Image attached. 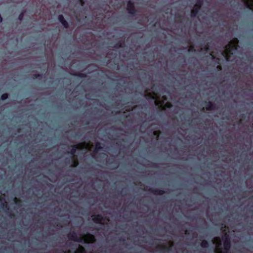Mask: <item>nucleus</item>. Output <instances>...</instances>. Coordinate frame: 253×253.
<instances>
[{
	"mask_svg": "<svg viewBox=\"0 0 253 253\" xmlns=\"http://www.w3.org/2000/svg\"><path fill=\"white\" fill-rule=\"evenodd\" d=\"M222 241L218 238H214L212 241L213 244L215 245V251L214 252L216 253H221L219 251L220 247L222 246V242H223V247L226 252H227L230 248V243L229 238V235L225 233L222 237Z\"/></svg>",
	"mask_w": 253,
	"mask_h": 253,
	"instance_id": "nucleus-1",
	"label": "nucleus"
},
{
	"mask_svg": "<svg viewBox=\"0 0 253 253\" xmlns=\"http://www.w3.org/2000/svg\"><path fill=\"white\" fill-rule=\"evenodd\" d=\"M202 3V0H198L194 8L191 11V16L195 17L197 14L199 8L201 6Z\"/></svg>",
	"mask_w": 253,
	"mask_h": 253,
	"instance_id": "nucleus-2",
	"label": "nucleus"
},
{
	"mask_svg": "<svg viewBox=\"0 0 253 253\" xmlns=\"http://www.w3.org/2000/svg\"><path fill=\"white\" fill-rule=\"evenodd\" d=\"M81 146L80 145H74L72 147L71 150V154L72 155H75V153H76V151L77 149H80V147H81ZM82 146H83L84 149H85V151H86L87 149H89V146L87 145V144H84L83 145H82Z\"/></svg>",
	"mask_w": 253,
	"mask_h": 253,
	"instance_id": "nucleus-3",
	"label": "nucleus"
},
{
	"mask_svg": "<svg viewBox=\"0 0 253 253\" xmlns=\"http://www.w3.org/2000/svg\"><path fill=\"white\" fill-rule=\"evenodd\" d=\"M127 10L130 14H134L135 12L133 4L131 1H128L127 2Z\"/></svg>",
	"mask_w": 253,
	"mask_h": 253,
	"instance_id": "nucleus-4",
	"label": "nucleus"
},
{
	"mask_svg": "<svg viewBox=\"0 0 253 253\" xmlns=\"http://www.w3.org/2000/svg\"><path fill=\"white\" fill-rule=\"evenodd\" d=\"M92 219L96 223H102V217L100 215L91 216Z\"/></svg>",
	"mask_w": 253,
	"mask_h": 253,
	"instance_id": "nucleus-5",
	"label": "nucleus"
},
{
	"mask_svg": "<svg viewBox=\"0 0 253 253\" xmlns=\"http://www.w3.org/2000/svg\"><path fill=\"white\" fill-rule=\"evenodd\" d=\"M59 21L62 23L65 28H67L68 24L67 22L65 20L62 15H59L58 16Z\"/></svg>",
	"mask_w": 253,
	"mask_h": 253,
	"instance_id": "nucleus-6",
	"label": "nucleus"
},
{
	"mask_svg": "<svg viewBox=\"0 0 253 253\" xmlns=\"http://www.w3.org/2000/svg\"><path fill=\"white\" fill-rule=\"evenodd\" d=\"M69 238L72 240H73V241L77 242H81V241H80L81 240L78 239V236L75 233H73L70 234L69 235Z\"/></svg>",
	"mask_w": 253,
	"mask_h": 253,
	"instance_id": "nucleus-7",
	"label": "nucleus"
},
{
	"mask_svg": "<svg viewBox=\"0 0 253 253\" xmlns=\"http://www.w3.org/2000/svg\"><path fill=\"white\" fill-rule=\"evenodd\" d=\"M244 2L247 7L250 9L253 8V0H243Z\"/></svg>",
	"mask_w": 253,
	"mask_h": 253,
	"instance_id": "nucleus-8",
	"label": "nucleus"
},
{
	"mask_svg": "<svg viewBox=\"0 0 253 253\" xmlns=\"http://www.w3.org/2000/svg\"><path fill=\"white\" fill-rule=\"evenodd\" d=\"M201 246L203 248H207L208 247L209 244L207 241L203 240L201 244Z\"/></svg>",
	"mask_w": 253,
	"mask_h": 253,
	"instance_id": "nucleus-9",
	"label": "nucleus"
},
{
	"mask_svg": "<svg viewBox=\"0 0 253 253\" xmlns=\"http://www.w3.org/2000/svg\"><path fill=\"white\" fill-rule=\"evenodd\" d=\"M7 98H8V94L7 93L3 94L1 96V99L2 100H4L6 99Z\"/></svg>",
	"mask_w": 253,
	"mask_h": 253,
	"instance_id": "nucleus-10",
	"label": "nucleus"
},
{
	"mask_svg": "<svg viewBox=\"0 0 253 253\" xmlns=\"http://www.w3.org/2000/svg\"><path fill=\"white\" fill-rule=\"evenodd\" d=\"M100 143L99 142H97L96 143V145H95V150L96 151H98L99 149H101V147H100Z\"/></svg>",
	"mask_w": 253,
	"mask_h": 253,
	"instance_id": "nucleus-11",
	"label": "nucleus"
},
{
	"mask_svg": "<svg viewBox=\"0 0 253 253\" xmlns=\"http://www.w3.org/2000/svg\"><path fill=\"white\" fill-rule=\"evenodd\" d=\"M212 104L211 102H210L209 103V107L208 108V109L211 110V109H212Z\"/></svg>",
	"mask_w": 253,
	"mask_h": 253,
	"instance_id": "nucleus-12",
	"label": "nucleus"
},
{
	"mask_svg": "<svg viewBox=\"0 0 253 253\" xmlns=\"http://www.w3.org/2000/svg\"><path fill=\"white\" fill-rule=\"evenodd\" d=\"M23 13H21L19 16V19L20 20H21L22 18H23Z\"/></svg>",
	"mask_w": 253,
	"mask_h": 253,
	"instance_id": "nucleus-13",
	"label": "nucleus"
},
{
	"mask_svg": "<svg viewBox=\"0 0 253 253\" xmlns=\"http://www.w3.org/2000/svg\"><path fill=\"white\" fill-rule=\"evenodd\" d=\"M74 253H77V252L76 251L74 252Z\"/></svg>",
	"mask_w": 253,
	"mask_h": 253,
	"instance_id": "nucleus-14",
	"label": "nucleus"
},
{
	"mask_svg": "<svg viewBox=\"0 0 253 253\" xmlns=\"http://www.w3.org/2000/svg\"><path fill=\"white\" fill-rule=\"evenodd\" d=\"M39 75H38V76H36V78H37V77H39Z\"/></svg>",
	"mask_w": 253,
	"mask_h": 253,
	"instance_id": "nucleus-15",
	"label": "nucleus"
}]
</instances>
